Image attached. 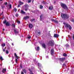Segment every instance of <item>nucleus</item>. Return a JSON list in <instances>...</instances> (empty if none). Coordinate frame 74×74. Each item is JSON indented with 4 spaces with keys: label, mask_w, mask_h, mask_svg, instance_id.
<instances>
[{
    "label": "nucleus",
    "mask_w": 74,
    "mask_h": 74,
    "mask_svg": "<svg viewBox=\"0 0 74 74\" xmlns=\"http://www.w3.org/2000/svg\"><path fill=\"white\" fill-rule=\"evenodd\" d=\"M42 47L44 48H46V47L45 46V44H43L42 45Z\"/></svg>",
    "instance_id": "nucleus-18"
},
{
    "label": "nucleus",
    "mask_w": 74,
    "mask_h": 74,
    "mask_svg": "<svg viewBox=\"0 0 74 74\" xmlns=\"http://www.w3.org/2000/svg\"><path fill=\"white\" fill-rule=\"evenodd\" d=\"M3 13V12H2V14Z\"/></svg>",
    "instance_id": "nucleus-53"
},
{
    "label": "nucleus",
    "mask_w": 74,
    "mask_h": 74,
    "mask_svg": "<svg viewBox=\"0 0 74 74\" xmlns=\"http://www.w3.org/2000/svg\"><path fill=\"white\" fill-rule=\"evenodd\" d=\"M27 10H28V8H25V11H27Z\"/></svg>",
    "instance_id": "nucleus-33"
},
{
    "label": "nucleus",
    "mask_w": 74,
    "mask_h": 74,
    "mask_svg": "<svg viewBox=\"0 0 74 74\" xmlns=\"http://www.w3.org/2000/svg\"><path fill=\"white\" fill-rule=\"evenodd\" d=\"M17 23L18 24L20 23H21L20 21H17Z\"/></svg>",
    "instance_id": "nucleus-39"
},
{
    "label": "nucleus",
    "mask_w": 74,
    "mask_h": 74,
    "mask_svg": "<svg viewBox=\"0 0 74 74\" xmlns=\"http://www.w3.org/2000/svg\"><path fill=\"white\" fill-rule=\"evenodd\" d=\"M33 26L32 24L30 23L29 24V27L30 28V29H32V28L33 27Z\"/></svg>",
    "instance_id": "nucleus-9"
},
{
    "label": "nucleus",
    "mask_w": 74,
    "mask_h": 74,
    "mask_svg": "<svg viewBox=\"0 0 74 74\" xmlns=\"http://www.w3.org/2000/svg\"><path fill=\"white\" fill-rule=\"evenodd\" d=\"M61 16L62 18H66V19H68L69 16L68 15L66 14H61Z\"/></svg>",
    "instance_id": "nucleus-3"
},
{
    "label": "nucleus",
    "mask_w": 74,
    "mask_h": 74,
    "mask_svg": "<svg viewBox=\"0 0 74 74\" xmlns=\"http://www.w3.org/2000/svg\"><path fill=\"white\" fill-rule=\"evenodd\" d=\"M14 11H15V12H16V11H17V9L16 8H15L14 9Z\"/></svg>",
    "instance_id": "nucleus-25"
},
{
    "label": "nucleus",
    "mask_w": 74,
    "mask_h": 74,
    "mask_svg": "<svg viewBox=\"0 0 74 74\" xmlns=\"http://www.w3.org/2000/svg\"><path fill=\"white\" fill-rule=\"evenodd\" d=\"M1 46H2L3 47H5V44L3 43L1 44Z\"/></svg>",
    "instance_id": "nucleus-20"
},
{
    "label": "nucleus",
    "mask_w": 74,
    "mask_h": 74,
    "mask_svg": "<svg viewBox=\"0 0 74 74\" xmlns=\"http://www.w3.org/2000/svg\"><path fill=\"white\" fill-rule=\"evenodd\" d=\"M31 1H32L31 0H28V2H27L28 3H30Z\"/></svg>",
    "instance_id": "nucleus-28"
},
{
    "label": "nucleus",
    "mask_w": 74,
    "mask_h": 74,
    "mask_svg": "<svg viewBox=\"0 0 74 74\" xmlns=\"http://www.w3.org/2000/svg\"><path fill=\"white\" fill-rule=\"evenodd\" d=\"M51 21H52V22H54L55 23H58V21L56 20H55L53 19H51Z\"/></svg>",
    "instance_id": "nucleus-7"
},
{
    "label": "nucleus",
    "mask_w": 74,
    "mask_h": 74,
    "mask_svg": "<svg viewBox=\"0 0 74 74\" xmlns=\"http://www.w3.org/2000/svg\"><path fill=\"white\" fill-rule=\"evenodd\" d=\"M34 21V19H32L31 20V21L32 22H33V21Z\"/></svg>",
    "instance_id": "nucleus-37"
},
{
    "label": "nucleus",
    "mask_w": 74,
    "mask_h": 74,
    "mask_svg": "<svg viewBox=\"0 0 74 74\" xmlns=\"http://www.w3.org/2000/svg\"><path fill=\"white\" fill-rule=\"evenodd\" d=\"M53 53H54V50L53 49H51V54L52 55H53Z\"/></svg>",
    "instance_id": "nucleus-8"
},
{
    "label": "nucleus",
    "mask_w": 74,
    "mask_h": 74,
    "mask_svg": "<svg viewBox=\"0 0 74 74\" xmlns=\"http://www.w3.org/2000/svg\"><path fill=\"white\" fill-rule=\"evenodd\" d=\"M0 60H4V59L3 58V57H2V56H1L0 57Z\"/></svg>",
    "instance_id": "nucleus-21"
},
{
    "label": "nucleus",
    "mask_w": 74,
    "mask_h": 74,
    "mask_svg": "<svg viewBox=\"0 0 74 74\" xmlns=\"http://www.w3.org/2000/svg\"><path fill=\"white\" fill-rule=\"evenodd\" d=\"M21 74H24V73L23 72H21Z\"/></svg>",
    "instance_id": "nucleus-46"
},
{
    "label": "nucleus",
    "mask_w": 74,
    "mask_h": 74,
    "mask_svg": "<svg viewBox=\"0 0 74 74\" xmlns=\"http://www.w3.org/2000/svg\"><path fill=\"white\" fill-rule=\"evenodd\" d=\"M53 43H54V41L52 40H50L48 43V45H53Z\"/></svg>",
    "instance_id": "nucleus-4"
},
{
    "label": "nucleus",
    "mask_w": 74,
    "mask_h": 74,
    "mask_svg": "<svg viewBox=\"0 0 74 74\" xmlns=\"http://www.w3.org/2000/svg\"><path fill=\"white\" fill-rule=\"evenodd\" d=\"M20 5H18V7H20Z\"/></svg>",
    "instance_id": "nucleus-48"
},
{
    "label": "nucleus",
    "mask_w": 74,
    "mask_h": 74,
    "mask_svg": "<svg viewBox=\"0 0 74 74\" xmlns=\"http://www.w3.org/2000/svg\"><path fill=\"white\" fill-rule=\"evenodd\" d=\"M27 41H26V43L27 42Z\"/></svg>",
    "instance_id": "nucleus-54"
},
{
    "label": "nucleus",
    "mask_w": 74,
    "mask_h": 74,
    "mask_svg": "<svg viewBox=\"0 0 74 74\" xmlns=\"http://www.w3.org/2000/svg\"><path fill=\"white\" fill-rule=\"evenodd\" d=\"M66 47H69V45L68 44H66Z\"/></svg>",
    "instance_id": "nucleus-44"
},
{
    "label": "nucleus",
    "mask_w": 74,
    "mask_h": 74,
    "mask_svg": "<svg viewBox=\"0 0 74 74\" xmlns=\"http://www.w3.org/2000/svg\"><path fill=\"white\" fill-rule=\"evenodd\" d=\"M6 26H10V23H9L8 22H7L5 24Z\"/></svg>",
    "instance_id": "nucleus-17"
},
{
    "label": "nucleus",
    "mask_w": 74,
    "mask_h": 74,
    "mask_svg": "<svg viewBox=\"0 0 74 74\" xmlns=\"http://www.w3.org/2000/svg\"><path fill=\"white\" fill-rule=\"evenodd\" d=\"M12 45H14V44L12 43Z\"/></svg>",
    "instance_id": "nucleus-51"
},
{
    "label": "nucleus",
    "mask_w": 74,
    "mask_h": 74,
    "mask_svg": "<svg viewBox=\"0 0 74 74\" xmlns=\"http://www.w3.org/2000/svg\"><path fill=\"white\" fill-rule=\"evenodd\" d=\"M3 31H4V29H3Z\"/></svg>",
    "instance_id": "nucleus-52"
},
{
    "label": "nucleus",
    "mask_w": 74,
    "mask_h": 74,
    "mask_svg": "<svg viewBox=\"0 0 74 74\" xmlns=\"http://www.w3.org/2000/svg\"><path fill=\"white\" fill-rule=\"evenodd\" d=\"M72 22H73V23H74V19H73L72 20Z\"/></svg>",
    "instance_id": "nucleus-38"
},
{
    "label": "nucleus",
    "mask_w": 74,
    "mask_h": 74,
    "mask_svg": "<svg viewBox=\"0 0 74 74\" xmlns=\"http://www.w3.org/2000/svg\"><path fill=\"white\" fill-rule=\"evenodd\" d=\"M65 60V58H60V61H61V62H63V61Z\"/></svg>",
    "instance_id": "nucleus-10"
},
{
    "label": "nucleus",
    "mask_w": 74,
    "mask_h": 74,
    "mask_svg": "<svg viewBox=\"0 0 74 74\" xmlns=\"http://www.w3.org/2000/svg\"><path fill=\"white\" fill-rule=\"evenodd\" d=\"M3 1V0H0V2L1 1Z\"/></svg>",
    "instance_id": "nucleus-50"
},
{
    "label": "nucleus",
    "mask_w": 74,
    "mask_h": 74,
    "mask_svg": "<svg viewBox=\"0 0 74 74\" xmlns=\"http://www.w3.org/2000/svg\"><path fill=\"white\" fill-rule=\"evenodd\" d=\"M61 7L64 9H65V10H67L69 9L66 5L64 3H61L60 4Z\"/></svg>",
    "instance_id": "nucleus-2"
},
{
    "label": "nucleus",
    "mask_w": 74,
    "mask_h": 74,
    "mask_svg": "<svg viewBox=\"0 0 74 74\" xmlns=\"http://www.w3.org/2000/svg\"><path fill=\"white\" fill-rule=\"evenodd\" d=\"M6 72V69H3L2 70V72L3 73H5Z\"/></svg>",
    "instance_id": "nucleus-12"
},
{
    "label": "nucleus",
    "mask_w": 74,
    "mask_h": 74,
    "mask_svg": "<svg viewBox=\"0 0 74 74\" xmlns=\"http://www.w3.org/2000/svg\"><path fill=\"white\" fill-rule=\"evenodd\" d=\"M40 9H42L43 8V6L42 5H40Z\"/></svg>",
    "instance_id": "nucleus-23"
},
{
    "label": "nucleus",
    "mask_w": 74,
    "mask_h": 74,
    "mask_svg": "<svg viewBox=\"0 0 74 74\" xmlns=\"http://www.w3.org/2000/svg\"><path fill=\"white\" fill-rule=\"evenodd\" d=\"M23 71H24V72L25 73H26V70L25 69H23Z\"/></svg>",
    "instance_id": "nucleus-31"
},
{
    "label": "nucleus",
    "mask_w": 74,
    "mask_h": 74,
    "mask_svg": "<svg viewBox=\"0 0 74 74\" xmlns=\"http://www.w3.org/2000/svg\"><path fill=\"white\" fill-rule=\"evenodd\" d=\"M73 40H74V34L73 35Z\"/></svg>",
    "instance_id": "nucleus-47"
},
{
    "label": "nucleus",
    "mask_w": 74,
    "mask_h": 74,
    "mask_svg": "<svg viewBox=\"0 0 74 74\" xmlns=\"http://www.w3.org/2000/svg\"><path fill=\"white\" fill-rule=\"evenodd\" d=\"M12 26L14 27H15V24H13L12 25Z\"/></svg>",
    "instance_id": "nucleus-34"
},
{
    "label": "nucleus",
    "mask_w": 74,
    "mask_h": 74,
    "mask_svg": "<svg viewBox=\"0 0 74 74\" xmlns=\"http://www.w3.org/2000/svg\"><path fill=\"white\" fill-rule=\"evenodd\" d=\"M11 7H12V5L11 4L10 5H9V8H11Z\"/></svg>",
    "instance_id": "nucleus-36"
},
{
    "label": "nucleus",
    "mask_w": 74,
    "mask_h": 74,
    "mask_svg": "<svg viewBox=\"0 0 74 74\" xmlns=\"http://www.w3.org/2000/svg\"><path fill=\"white\" fill-rule=\"evenodd\" d=\"M6 54H8V53H9V52L8 51V50H7L6 51Z\"/></svg>",
    "instance_id": "nucleus-27"
},
{
    "label": "nucleus",
    "mask_w": 74,
    "mask_h": 74,
    "mask_svg": "<svg viewBox=\"0 0 74 74\" xmlns=\"http://www.w3.org/2000/svg\"><path fill=\"white\" fill-rule=\"evenodd\" d=\"M39 49H40V47H38L36 49L37 51H39Z\"/></svg>",
    "instance_id": "nucleus-29"
},
{
    "label": "nucleus",
    "mask_w": 74,
    "mask_h": 74,
    "mask_svg": "<svg viewBox=\"0 0 74 74\" xmlns=\"http://www.w3.org/2000/svg\"><path fill=\"white\" fill-rule=\"evenodd\" d=\"M0 41H1V40L0 39Z\"/></svg>",
    "instance_id": "nucleus-55"
},
{
    "label": "nucleus",
    "mask_w": 74,
    "mask_h": 74,
    "mask_svg": "<svg viewBox=\"0 0 74 74\" xmlns=\"http://www.w3.org/2000/svg\"><path fill=\"white\" fill-rule=\"evenodd\" d=\"M14 33H15V34L16 35L17 34H18V30L16 29H15L14 30Z\"/></svg>",
    "instance_id": "nucleus-6"
},
{
    "label": "nucleus",
    "mask_w": 74,
    "mask_h": 74,
    "mask_svg": "<svg viewBox=\"0 0 74 74\" xmlns=\"http://www.w3.org/2000/svg\"><path fill=\"white\" fill-rule=\"evenodd\" d=\"M63 56H67V55L66 54L64 53L63 54Z\"/></svg>",
    "instance_id": "nucleus-24"
},
{
    "label": "nucleus",
    "mask_w": 74,
    "mask_h": 74,
    "mask_svg": "<svg viewBox=\"0 0 74 74\" xmlns=\"http://www.w3.org/2000/svg\"><path fill=\"white\" fill-rule=\"evenodd\" d=\"M19 3L20 4V5H22V4H23V3L22 2V1H19Z\"/></svg>",
    "instance_id": "nucleus-16"
},
{
    "label": "nucleus",
    "mask_w": 74,
    "mask_h": 74,
    "mask_svg": "<svg viewBox=\"0 0 74 74\" xmlns=\"http://www.w3.org/2000/svg\"><path fill=\"white\" fill-rule=\"evenodd\" d=\"M49 10H52V9H53V6H49Z\"/></svg>",
    "instance_id": "nucleus-13"
},
{
    "label": "nucleus",
    "mask_w": 74,
    "mask_h": 74,
    "mask_svg": "<svg viewBox=\"0 0 74 74\" xmlns=\"http://www.w3.org/2000/svg\"><path fill=\"white\" fill-rule=\"evenodd\" d=\"M8 49H10V47H8Z\"/></svg>",
    "instance_id": "nucleus-43"
},
{
    "label": "nucleus",
    "mask_w": 74,
    "mask_h": 74,
    "mask_svg": "<svg viewBox=\"0 0 74 74\" xmlns=\"http://www.w3.org/2000/svg\"><path fill=\"white\" fill-rule=\"evenodd\" d=\"M18 16H19V15H18V14H16V16H17V17H18Z\"/></svg>",
    "instance_id": "nucleus-40"
},
{
    "label": "nucleus",
    "mask_w": 74,
    "mask_h": 74,
    "mask_svg": "<svg viewBox=\"0 0 74 74\" xmlns=\"http://www.w3.org/2000/svg\"><path fill=\"white\" fill-rule=\"evenodd\" d=\"M46 58H48V56H46Z\"/></svg>",
    "instance_id": "nucleus-49"
},
{
    "label": "nucleus",
    "mask_w": 74,
    "mask_h": 74,
    "mask_svg": "<svg viewBox=\"0 0 74 74\" xmlns=\"http://www.w3.org/2000/svg\"><path fill=\"white\" fill-rule=\"evenodd\" d=\"M24 18L25 19H29V16H26L25 17H24Z\"/></svg>",
    "instance_id": "nucleus-19"
},
{
    "label": "nucleus",
    "mask_w": 74,
    "mask_h": 74,
    "mask_svg": "<svg viewBox=\"0 0 74 74\" xmlns=\"http://www.w3.org/2000/svg\"><path fill=\"white\" fill-rule=\"evenodd\" d=\"M29 6L28 5L26 4L25 5V8H28Z\"/></svg>",
    "instance_id": "nucleus-22"
},
{
    "label": "nucleus",
    "mask_w": 74,
    "mask_h": 74,
    "mask_svg": "<svg viewBox=\"0 0 74 74\" xmlns=\"http://www.w3.org/2000/svg\"><path fill=\"white\" fill-rule=\"evenodd\" d=\"M59 36V35L58 34H55L54 35V37H58V36Z\"/></svg>",
    "instance_id": "nucleus-11"
},
{
    "label": "nucleus",
    "mask_w": 74,
    "mask_h": 74,
    "mask_svg": "<svg viewBox=\"0 0 74 74\" xmlns=\"http://www.w3.org/2000/svg\"><path fill=\"white\" fill-rule=\"evenodd\" d=\"M3 23L4 24H6V23H7V21H3Z\"/></svg>",
    "instance_id": "nucleus-30"
},
{
    "label": "nucleus",
    "mask_w": 74,
    "mask_h": 74,
    "mask_svg": "<svg viewBox=\"0 0 74 74\" xmlns=\"http://www.w3.org/2000/svg\"><path fill=\"white\" fill-rule=\"evenodd\" d=\"M14 56L15 58V62L16 63H17V62H18V57L17 56V55L16 53H14Z\"/></svg>",
    "instance_id": "nucleus-5"
},
{
    "label": "nucleus",
    "mask_w": 74,
    "mask_h": 74,
    "mask_svg": "<svg viewBox=\"0 0 74 74\" xmlns=\"http://www.w3.org/2000/svg\"><path fill=\"white\" fill-rule=\"evenodd\" d=\"M38 68H40V67H41V66H42V65H41V64H40L39 63H38Z\"/></svg>",
    "instance_id": "nucleus-15"
},
{
    "label": "nucleus",
    "mask_w": 74,
    "mask_h": 74,
    "mask_svg": "<svg viewBox=\"0 0 74 74\" xmlns=\"http://www.w3.org/2000/svg\"><path fill=\"white\" fill-rule=\"evenodd\" d=\"M63 24L65 26L66 28H69V30H71L72 29V27H71V26L70 25L66 23H64Z\"/></svg>",
    "instance_id": "nucleus-1"
},
{
    "label": "nucleus",
    "mask_w": 74,
    "mask_h": 74,
    "mask_svg": "<svg viewBox=\"0 0 74 74\" xmlns=\"http://www.w3.org/2000/svg\"><path fill=\"white\" fill-rule=\"evenodd\" d=\"M21 14H25L26 13L25 12H24L23 10H22L21 11Z\"/></svg>",
    "instance_id": "nucleus-14"
},
{
    "label": "nucleus",
    "mask_w": 74,
    "mask_h": 74,
    "mask_svg": "<svg viewBox=\"0 0 74 74\" xmlns=\"http://www.w3.org/2000/svg\"><path fill=\"white\" fill-rule=\"evenodd\" d=\"M27 38H28V39L30 38H31V36H30V35H28L27 36Z\"/></svg>",
    "instance_id": "nucleus-26"
},
{
    "label": "nucleus",
    "mask_w": 74,
    "mask_h": 74,
    "mask_svg": "<svg viewBox=\"0 0 74 74\" xmlns=\"http://www.w3.org/2000/svg\"><path fill=\"white\" fill-rule=\"evenodd\" d=\"M3 52H5V49H3Z\"/></svg>",
    "instance_id": "nucleus-41"
},
{
    "label": "nucleus",
    "mask_w": 74,
    "mask_h": 74,
    "mask_svg": "<svg viewBox=\"0 0 74 74\" xmlns=\"http://www.w3.org/2000/svg\"><path fill=\"white\" fill-rule=\"evenodd\" d=\"M40 33H41V32H38V34H39V35H40Z\"/></svg>",
    "instance_id": "nucleus-42"
},
{
    "label": "nucleus",
    "mask_w": 74,
    "mask_h": 74,
    "mask_svg": "<svg viewBox=\"0 0 74 74\" xmlns=\"http://www.w3.org/2000/svg\"><path fill=\"white\" fill-rule=\"evenodd\" d=\"M5 5H7V3L6 2V3H5Z\"/></svg>",
    "instance_id": "nucleus-45"
},
{
    "label": "nucleus",
    "mask_w": 74,
    "mask_h": 74,
    "mask_svg": "<svg viewBox=\"0 0 74 74\" xmlns=\"http://www.w3.org/2000/svg\"><path fill=\"white\" fill-rule=\"evenodd\" d=\"M42 15H41L40 16V20L41 21V17H42Z\"/></svg>",
    "instance_id": "nucleus-35"
},
{
    "label": "nucleus",
    "mask_w": 74,
    "mask_h": 74,
    "mask_svg": "<svg viewBox=\"0 0 74 74\" xmlns=\"http://www.w3.org/2000/svg\"><path fill=\"white\" fill-rule=\"evenodd\" d=\"M42 3L44 4H46V3L44 1H42Z\"/></svg>",
    "instance_id": "nucleus-32"
}]
</instances>
